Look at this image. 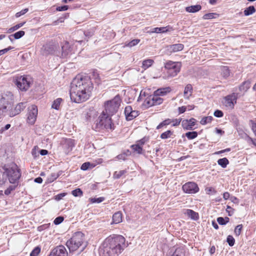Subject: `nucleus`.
<instances>
[{
    "instance_id": "nucleus-1",
    "label": "nucleus",
    "mask_w": 256,
    "mask_h": 256,
    "mask_svg": "<svg viewBox=\"0 0 256 256\" xmlns=\"http://www.w3.org/2000/svg\"><path fill=\"white\" fill-rule=\"evenodd\" d=\"M93 88L90 76H77L70 84V94L72 101L76 103L86 101Z\"/></svg>"
},
{
    "instance_id": "nucleus-2",
    "label": "nucleus",
    "mask_w": 256,
    "mask_h": 256,
    "mask_svg": "<svg viewBox=\"0 0 256 256\" xmlns=\"http://www.w3.org/2000/svg\"><path fill=\"white\" fill-rule=\"evenodd\" d=\"M128 246L126 238L122 235L112 234L108 236L99 249L100 256H118Z\"/></svg>"
},
{
    "instance_id": "nucleus-3",
    "label": "nucleus",
    "mask_w": 256,
    "mask_h": 256,
    "mask_svg": "<svg viewBox=\"0 0 256 256\" xmlns=\"http://www.w3.org/2000/svg\"><path fill=\"white\" fill-rule=\"evenodd\" d=\"M6 180L10 183L20 182L22 176L20 168L14 162L4 164L2 166Z\"/></svg>"
},
{
    "instance_id": "nucleus-4",
    "label": "nucleus",
    "mask_w": 256,
    "mask_h": 256,
    "mask_svg": "<svg viewBox=\"0 0 256 256\" xmlns=\"http://www.w3.org/2000/svg\"><path fill=\"white\" fill-rule=\"evenodd\" d=\"M92 128L98 132L102 130L112 131L114 130L115 126L111 116L102 112L99 116L98 120L92 126Z\"/></svg>"
},
{
    "instance_id": "nucleus-5",
    "label": "nucleus",
    "mask_w": 256,
    "mask_h": 256,
    "mask_svg": "<svg viewBox=\"0 0 256 256\" xmlns=\"http://www.w3.org/2000/svg\"><path fill=\"white\" fill-rule=\"evenodd\" d=\"M32 78L29 75H23L16 78L14 82L18 90L26 92L33 84Z\"/></svg>"
},
{
    "instance_id": "nucleus-6",
    "label": "nucleus",
    "mask_w": 256,
    "mask_h": 256,
    "mask_svg": "<svg viewBox=\"0 0 256 256\" xmlns=\"http://www.w3.org/2000/svg\"><path fill=\"white\" fill-rule=\"evenodd\" d=\"M121 102L122 100L118 95L116 96L113 99L106 102L105 114L110 116L114 114L118 111Z\"/></svg>"
},
{
    "instance_id": "nucleus-7",
    "label": "nucleus",
    "mask_w": 256,
    "mask_h": 256,
    "mask_svg": "<svg viewBox=\"0 0 256 256\" xmlns=\"http://www.w3.org/2000/svg\"><path fill=\"white\" fill-rule=\"evenodd\" d=\"M164 68L167 70L166 72L168 76L174 77L180 72L181 63L168 60L165 62Z\"/></svg>"
},
{
    "instance_id": "nucleus-8",
    "label": "nucleus",
    "mask_w": 256,
    "mask_h": 256,
    "mask_svg": "<svg viewBox=\"0 0 256 256\" xmlns=\"http://www.w3.org/2000/svg\"><path fill=\"white\" fill-rule=\"evenodd\" d=\"M182 190L184 193L194 194L198 192L200 188L196 183L193 182H189L182 186Z\"/></svg>"
},
{
    "instance_id": "nucleus-9",
    "label": "nucleus",
    "mask_w": 256,
    "mask_h": 256,
    "mask_svg": "<svg viewBox=\"0 0 256 256\" xmlns=\"http://www.w3.org/2000/svg\"><path fill=\"white\" fill-rule=\"evenodd\" d=\"M38 113V108L36 105H32L30 108H28L27 122L31 125L34 124L37 118Z\"/></svg>"
},
{
    "instance_id": "nucleus-10",
    "label": "nucleus",
    "mask_w": 256,
    "mask_h": 256,
    "mask_svg": "<svg viewBox=\"0 0 256 256\" xmlns=\"http://www.w3.org/2000/svg\"><path fill=\"white\" fill-rule=\"evenodd\" d=\"M68 253L66 248L62 245H59L50 251L48 256H68Z\"/></svg>"
},
{
    "instance_id": "nucleus-11",
    "label": "nucleus",
    "mask_w": 256,
    "mask_h": 256,
    "mask_svg": "<svg viewBox=\"0 0 256 256\" xmlns=\"http://www.w3.org/2000/svg\"><path fill=\"white\" fill-rule=\"evenodd\" d=\"M124 114H125L126 119L127 121L132 120L134 118L138 116L140 114L138 111L133 110L132 107L130 106H126Z\"/></svg>"
},
{
    "instance_id": "nucleus-12",
    "label": "nucleus",
    "mask_w": 256,
    "mask_h": 256,
    "mask_svg": "<svg viewBox=\"0 0 256 256\" xmlns=\"http://www.w3.org/2000/svg\"><path fill=\"white\" fill-rule=\"evenodd\" d=\"M197 120L194 118H190V120H183L182 121V126L185 130H192L196 128H194V126L196 124Z\"/></svg>"
},
{
    "instance_id": "nucleus-13",
    "label": "nucleus",
    "mask_w": 256,
    "mask_h": 256,
    "mask_svg": "<svg viewBox=\"0 0 256 256\" xmlns=\"http://www.w3.org/2000/svg\"><path fill=\"white\" fill-rule=\"evenodd\" d=\"M74 146V140L71 138L66 139L62 144V148L66 154L70 152Z\"/></svg>"
},
{
    "instance_id": "nucleus-14",
    "label": "nucleus",
    "mask_w": 256,
    "mask_h": 256,
    "mask_svg": "<svg viewBox=\"0 0 256 256\" xmlns=\"http://www.w3.org/2000/svg\"><path fill=\"white\" fill-rule=\"evenodd\" d=\"M66 245L69 250L70 253L73 252L82 246L76 240H72V238L66 242Z\"/></svg>"
},
{
    "instance_id": "nucleus-15",
    "label": "nucleus",
    "mask_w": 256,
    "mask_h": 256,
    "mask_svg": "<svg viewBox=\"0 0 256 256\" xmlns=\"http://www.w3.org/2000/svg\"><path fill=\"white\" fill-rule=\"evenodd\" d=\"M66 245L69 250L70 253L73 252L82 246L76 240H72V238L66 242Z\"/></svg>"
},
{
    "instance_id": "nucleus-16",
    "label": "nucleus",
    "mask_w": 256,
    "mask_h": 256,
    "mask_svg": "<svg viewBox=\"0 0 256 256\" xmlns=\"http://www.w3.org/2000/svg\"><path fill=\"white\" fill-rule=\"evenodd\" d=\"M9 99L3 96L0 98V116L3 114L6 109L8 108L10 106Z\"/></svg>"
},
{
    "instance_id": "nucleus-17",
    "label": "nucleus",
    "mask_w": 256,
    "mask_h": 256,
    "mask_svg": "<svg viewBox=\"0 0 256 256\" xmlns=\"http://www.w3.org/2000/svg\"><path fill=\"white\" fill-rule=\"evenodd\" d=\"M9 103H10V108L6 109V112H5L4 114V116L8 115L10 117H14L20 114V112L18 110V108L16 106L14 108H12V102L9 100Z\"/></svg>"
},
{
    "instance_id": "nucleus-18",
    "label": "nucleus",
    "mask_w": 256,
    "mask_h": 256,
    "mask_svg": "<svg viewBox=\"0 0 256 256\" xmlns=\"http://www.w3.org/2000/svg\"><path fill=\"white\" fill-rule=\"evenodd\" d=\"M84 234L82 232H76L74 233L72 238V240H76L78 243L80 244L81 246L84 242Z\"/></svg>"
},
{
    "instance_id": "nucleus-19",
    "label": "nucleus",
    "mask_w": 256,
    "mask_h": 256,
    "mask_svg": "<svg viewBox=\"0 0 256 256\" xmlns=\"http://www.w3.org/2000/svg\"><path fill=\"white\" fill-rule=\"evenodd\" d=\"M224 98L226 103V106H228L234 108V105L236 104V98L234 97L232 94L227 95Z\"/></svg>"
},
{
    "instance_id": "nucleus-20",
    "label": "nucleus",
    "mask_w": 256,
    "mask_h": 256,
    "mask_svg": "<svg viewBox=\"0 0 256 256\" xmlns=\"http://www.w3.org/2000/svg\"><path fill=\"white\" fill-rule=\"evenodd\" d=\"M172 90L170 87H162L159 88L154 92V94L158 96H164L168 93H170Z\"/></svg>"
},
{
    "instance_id": "nucleus-21",
    "label": "nucleus",
    "mask_w": 256,
    "mask_h": 256,
    "mask_svg": "<svg viewBox=\"0 0 256 256\" xmlns=\"http://www.w3.org/2000/svg\"><path fill=\"white\" fill-rule=\"evenodd\" d=\"M11 184L5 190L4 194L6 196L10 194L12 192L14 191L18 186H20V182H15L14 183H10Z\"/></svg>"
},
{
    "instance_id": "nucleus-22",
    "label": "nucleus",
    "mask_w": 256,
    "mask_h": 256,
    "mask_svg": "<svg viewBox=\"0 0 256 256\" xmlns=\"http://www.w3.org/2000/svg\"><path fill=\"white\" fill-rule=\"evenodd\" d=\"M122 214L120 211L115 212L112 216V222L111 224H117L122 222Z\"/></svg>"
},
{
    "instance_id": "nucleus-23",
    "label": "nucleus",
    "mask_w": 256,
    "mask_h": 256,
    "mask_svg": "<svg viewBox=\"0 0 256 256\" xmlns=\"http://www.w3.org/2000/svg\"><path fill=\"white\" fill-rule=\"evenodd\" d=\"M185 214L194 220H197L199 219V214L197 212H194L192 210L187 209Z\"/></svg>"
},
{
    "instance_id": "nucleus-24",
    "label": "nucleus",
    "mask_w": 256,
    "mask_h": 256,
    "mask_svg": "<svg viewBox=\"0 0 256 256\" xmlns=\"http://www.w3.org/2000/svg\"><path fill=\"white\" fill-rule=\"evenodd\" d=\"M251 82L247 80L243 82L238 87V90L240 92H246L250 87Z\"/></svg>"
},
{
    "instance_id": "nucleus-25",
    "label": "nucleus",
    "mask_w": 256,
    "mask_h": 256,
    "mask_svg": "<svg viewBox=\"0 0 256 256\" xmlns=\"http://www.w3.org/2000/svg\"><path fill=\"white\" fill-rule=\"evenodd\" d=\"M150 96L151 100H152L154 106L160 105L162 104L164 101V99L162 98L159 97L160 96L156 95L154 93L153 94H150Z\"/></svg>"
},
{
    "instance_id": "nucleus-26",
    "label": "nucleus",
    "mask_w": 256,
    "mask_h": 256,
    "mask_svg": "<svg viewBox=\"0 0 256 256\" xmlns=\"http://www.w3.org/2000/svg\"><path fill=\"white\" fill-rule=\"evenodd\" d=\"M198 136V132L196 131H190L186 132L185 134L182 135V138H184L185 136L189 140H193L196 138Z\"/></svg>"
},
{
    "instance_id": "nucleus-27",
    "label": "nucleus",
    "mask_w": 256,
    "mask_h": 256,
    "mask_svg": "<svg viewBox=\"0 0 256 256\" xmlns=\"http://www.w3.org/2000/svg\"><path fill=\"white\" fill-rule=\"evenodd\" d=\"M202 9V6L200 4H196L194 6H187L186 8V12H198Z\"/></svg>"
},
{
    "instance_id": "nucleus-28",
    "label": "nucleus",
    "mask_w": 256,
    "mask_h": 256,
    "mask_svg": "<svg viewBox=\"0 0 256 256\" xmlns=\"http://www.w3.org/2000/svg\"><path fill=\"white\" fill-rule=\"evenodd\" d=\"M130 148L134 152H136L139 154H143L144 152V151L143 150V148H142L141 146H140V145H138V144H136V142L135 144L131 145Z\"/></svg>"
},
{
    "instance_id": "nucleus-29",
    "label": "nucleus",
    "mask_w": 256,
    "mask_h": 256,
    "mask_svg": "<svg viewBox=\"0 0 256 256\" xmlns=\"http://www.w3.org/2000/svg\"><path fill=\"white\" fill-rule=\"evenodd\" d=\"M218 165L220 166L222 168H226L229 164V160L226 158H220L217 161Z\"/></svg>"
},
{
    "instance_id": "nucleus-30",
    "label": "nucleus",
    "mask_w": 256,
    "mask_h": 256,
    "mask_svg": "<svg viewBox=\"0 0 256 256\" xmlns=\"http://www.w3.org/2000/svg\"><path fill=\"white\" fill-rule=\"evenodd\" d=\"M171 28L170 26L166 27H160V28H154L152 30V32L156 33H164L169 30V28Z\"/></svg>"
},
{
    "instance_id": "nucleus-31",
    "label": "nucleus",
    "mask_w": 256,
    "mask_h": 256,
    "mask_svg": "<svg viewBox=\"0 0 256 256\" xmlns=\"http://www.w3.org/2000/svg\"><path fill=\"white\" fill-rule=\"evenodd\" d=\"M145 108H148L151 106H154L152 100H151V96L150 95L148 96L145 99L144 102L143 104Z\"/></svg>"
},
{
    "instance_id": "nucleus-32",
    "label": "nucleus",
    "mask_w": 256,
    "mask_h": 256,
    "mask_svg": "<svg viewBox=\"0 0 256 256\" xmlns=\"http://www.w3.org/2000/svg\"><path fill=\"white\" fill-rule=\"evenodd\" d=\"M154 60L152 59H146L144 60L142 63V68L144 70H146L151 66L154 63Z\"/></svg>"
},
{
    "instance_id": "nucleus-33",
    "label": "nucleus",
    "mask_w": 256,
    "mask_h": 256,
    "mask_svg": "<svg viewBox=\"0 0 256 256\" xmlns=\"http://www.w3.org/2000/svg\"><path fill=\"white\" fill-rule=\"evenodd\" d=\"M63 100L62 98H57L54 100L52 104V108L56 110H58L61 102Z\"/></svg>"
},
{
    "instance_id": "nucleus-34",
    "label": "nucleus",
    "mask_w": 256,
    "mask_h": 256,
    "mask_svg": "<svg viewBox=\"0 0 256 256\" xmlns=\"http://www.w3.org/2000/svg\"><path fill=\"white\" fill-rule=\"evenodd\" d=\"M170 256H185L184 250L182 248H177Z\"/></svg>"
},
{
    "instance_id": "nucleus-35",
    "label": "nucleus",
    "mask_w": 256,
    "mask_h": 256,
    "mask_svg": "<svg viewBox=\"0 0 256 256\" xmlns=\"http://www.w3.org/2000/svg\"><path fill=\"white\" fill-rule=\"evenodd\" d=\"M172 122V120L171 119L166 118V119L164 120H163L162 122H160L159 124L156 126V129L159 130L164 126H166L170 124V123Z\"/></svg>"
},
{
    "instance_id": "nucleus-36",
    "label": "nucleus",
    "mask_w": 256,
    "mask_h": 256,
    "mask_svg": "<svg viewBox=\"0 0 256 256\" xmlns=\"http://www.w3.org/2000/svg\"><path fill=\"white\" fill-rule=\"evenodd\" d=\"M92 78L94 79L95 82L98 84L100 83V77L98 72L96 70H92Z\"/></svg>"
},
{
    "instance_id": "nucleus-37",
    "label": "nucleus",
    "mask_w": 256,
    "mask_h": 256,
    "mask_svg": "<svg viewBox=\"0 0 256 256\" xmlns=\"http://www.w3.org/2000/svg\"><path fill=\"white\" fill-rule=\"evenodd\" d=\"M256 11L255 8L254 6H250L246 8L244 12L246 16H248L254 14Z\"/></svg>"
},
{
    "instance_id": "nucleus-38",
    "label": "nucleus",
    "mask_w": 256,
    "mask_h": 256,
    "mask_svg": "<svg viewBox=\"0 0 256 256\" xmlns=\"http://www.w3.org/2000/svg\"><path fill=\"white\" fill-rule=\"evenodd\" d=\"M212 120L213 118L212 116H204L202 118L200 121V123L202 125H206L207 124L210 122Z\"/></svg>"
},
{
    "instance_id": "nucleus-39",
    "label": "nucleus",
    "mask_w": 256,
    "mask_h": 256,
    "mask_svg": "<svg viewBox=\"0 0 256 256\" xmlns=\"http://www.w3.org/2000/svg\"><path fill=\"white\" fill-rule=\"evenodd\" d=\"M25 32L23 30H20L16 32L10 36V38L11 40L12 37L14 38L15 39H19L24 35Z\"/></svg>"
},
{
    "instance_id": "nucleus-40",
    "label": "nucleus",
    "mask_w": 256,
    "mask_h": 256,
    "mask_svg": "<svg viewBox=\"0 0 256 256\" xmlns=\"http://www.w3.org/2000/svg\"><path fill=\"white\" fill-rule=\"evenodd\" d=\"M174 132L171 130H168L164 132H162L160 136V138L162 139H167L171 136L173 134Z\"/></svg>"
},
{
    "instance_id": "nucleus-41",
    "label": "nucleus",
    "mask_w": 256,
    "mask_h": 256,
    "mask_svg": "<svg viewBox=\"0 0 256 256\" xmlns=\"http://www.w3.org/2000/svg\"><path fill=\"white\" fill-rule=\"evenodd\" d=\"M71 193L75 197H80L83 195V192L80 188H76L72 190Z\"/></svg>"
},
{
    "instance_id": "nucleus-42",
    "label": "nucleus",
    "mask_w": 256,
    "mask_h": 256,
    "mask_svg": "<svg viewBox=\"0 0 256 256\" xmlns=\"http://www.w3.org/2000/svg\"><path fill=\"white\" fill-rule=\"evenodd\" d=\"M6 181V176L4 174V170L2 168V166L0 168V186L5 184Z\"/></svg>"
},
{
    "instance_id": "nucleus-43",
    "label": "nucleus",
    "mask_w": 256,
    "mask_h": 256,
    "mask_svg": "<svg viewBox=\"0 0 256 256\" xmlns=\"http://www.w3.org/2000/svg\"><path fill=\"white\" fill-rule=\"evenodd\" d=\"M244 140L248 143L251 142L254 146L256 147V139L252 138L250 137L247 134L244 133Z\"/></svg>"
},
{
    "instance_id": "nucleus-44",
    "label": "nucleus",
    "mask_w": 256,
    "mask_h": 256,
    "mask_svg": "<svg viewBox=\"0 0 256 256\" xmlns=\"http://www.w3.org/2000/svg\"><path fill=\"white\" fill-rule=\"evenodd\" d=\"M54 49H40V54L44 56L54 54Z\"/></svg>"
},
{
    "instance_id": "nucleus-45",
    "label": "nucleus",
    "mask_w": 256,
    "mask_h": 256,
    "mask_svg": "<svg viewBox=\"0 0 256 256\" xmlns=\"http://www.w3.org/2000/svg\"><path fill=\"white\" fill-rule=\"evenodd\" d=\"M41 248L40 246H36L32 250L30 254V256H38L40 253Z\"/></svg>"
},
{
    "instance_id": "nucleus-46",
    "label": "nucleus",
    "mask_w": 256,
    "mask_h": 256,
    "mask_svg": "<svg viewBox=\"0 0 256 256\" xmlns=\"http://www.w3.org/2000/svg\"><path fill=\"white\" fill-rule=\"evenodd\" d=\"M243 228V226L242 224H240L237 225L234 230V234L236 236H238L240 234L242 233V230Z\"/></svg>"
},
{
    "instance_id": "nucleus-47",
    "label": "nucleus",
    "mask_w": 256,
    "mask_h": 256,
    "mask_svg": "<svg viewBox=\"0 0 256 256\" xmlns=\"http://www.w3.org/2000/svg\"><path fill=\"white\" fill-rule=\"evenodd\" d=\"M235 239L232 235L228 236L226 240V242L230 246H232L235 244Z\"/></svg>"
},
{
    "instance_id": "nucleus-48",
    "label": "nucleus",
    "mask_w": 256,
    "mask_h": 256,
    "mask_svg": "<svg viewBox=\"0 0 256 256\" xmlns=\"http://www.w3.org/2000/svg\"><path fill=\"white\" fill-rule=\"evenodd\" d=\"M127 172L126 170H121L119 172H115L113 177L115 179H118Z\"/></svg>"
},
{
    "instance_id": "nucleus-49",
    "label": "nucleus",
    "mask_w": 256,
    "mask_h": 256,
    "mask_svg": "<svg viewBox=\"0 0 256 256\" xmlns=\"http://www.w3.org/2000/svg\"><path fill=\"white\" fill-rule=\"evenodd\" d=\"M104 199V198L102 196L98 198H90V201L92 204H99L103 202Z\"/></svg>"
},
{
    "instance_id": "nucleus-50",
    "label": "nucleus",
    "mask_w": 256,
    "mask_h": 256,
    "mask_svg": "<svg viewBox=\"0 0 256 256\" xmlns=\"http://www.w3.org/2000/svg\"><path fill=\"white\" fill-rule=\"evenodd\" d=\"M205 191L206 194L208 195H214L217 192L216 190L212 186L206 188Z\"/></svg>"
},
{
    "instance_id": "nucleus-51",
    "label": "nucleus",
    "mask_w": 256,
    "mask_h": 256,
    "mask_svg": "<svg viewBox=\"0 0 256 256\" xmlns=\"http://www.w3.org/2000/svg\"><path fill=\"white\" fill-rule=\"evenodd\" d=\"M25 23L26 22L18 24L15 25L14 26L10 28L9 30H8V32H12L22 26L25 24Z\"/></svg>"
},
{
    "instance_id": "nucleus-52",
    "label": "nucleus",
    "mask_w": 256,
    "mask_h": 256,
    "mask_svg": "<svg viewBox=\"0 0 256 256\" xmlns=\"http://www.w3.org/2000/svg\"><path fill=\"white\" fill-rule=\"evenodd\" d=\"M140 42V40L139 39H134L132 40V41L127 42H126L125 43V45L124 46H128V47H132L135 46L136 44H137L139 42Z\"/></svg>"
},
{
    "instance_id": "nucleus-53",
    "label": "nucleus",
    "mask_w": 256,
    "mask_h": 256,
    "mask_svg": "<svg viewBox=\"0 0 256 256\" xmlns=\"http://www.w3.org/2000/svg\"><path fill=\"white\" fill-rule=\"evenodd\" d=\"M26 102H22L17 104L16 106V107L20 113L22 111L24 110L26 108Z\"/></svg>"
},
{
    "instance_id": "nucleus-54",
    "label": "nucleus",
    "mask_w": 256,
    "mask_h": 256,
    "mask_svg": "<svg viewBox=\"0 0 256 256\" xmlns=\"http://www.w3.org/2000/svg\"><path fill=\"white\" fill-rule=\"evenodd\" d=\"M192 90H193V89H192V84H188L184 88V95L185 96H186L188 94V93L190 92V96L192 92Z\"/></svg>"
},
{
    "instance_id": "nucleus-55",
    "label": "nucleus",
    "mask_w": 256,
    "mask_h": 256,
    "mask_svg": "<svg viewBox=\"0 0 256 256\" xmlns=\"http://www.w3.org/2000/svg\"><path fill=\"white\" fill-rule=\"evenodd\" d=\"M222 75L225 78H228L230 75V70L228 66H224L222 68Z\"/></svg>"
},
{
    "instance_id": "nucleus-56",
    "label": "nucleus",
    "mask_w": 256,
    "mask_h": 256,
    "mask_svg": "<svg viewBox=\"0 0 256 256\" xmlns=\"http://www.w3.org/2000/svg\"><path fill=\"white\" fill-rule=\"evenodd\" d=\"M149 140L148 137L144 136L140 140H138L136 142V143L140 145L142 148H143V146Z\"/></svg>"
},
{
    "instance_id": "nucleus-57",
    "label": "nucleus",
    "mask_w": 256,
    "mask_h": 256,
    "mask_svg": "<svg viewBox=\"0 0 256 256\" xmlns=\"http://www.w3.org/2000/svg\"><path fill=\"white\" fill-rule=\"evenodd\" d=\"M217 15L215 13H208L204 14L202 16V18L204 20H210L215 18L214 16Z\"/></svg>"
},
{
    "instance_id": "nucleus-58",
    "label": "nucleus",
    "mask_w": 256,
    "mask_h": 256,
    "mask_svg": "<svg viewBox=\"0 0 256 256\" xmlns=\"http://www.w3.org/2000/svg\"><path fill=\"white\" fill-rule=\"evenodd\" d=\"M249 124L251 128V130L254 134H256V122L252 120H249Z\"/></svg>"
},
{
    "instance_id": "nucleus-59",
    "label": "nucleus",
    "mask_w": 256,
    "mask_h": 256,
    "mask_svg": "<svg viewBox=\"0 0 256 256\" xmlns=\"http://www.w3.org/2000/svg\"><path fill=\"white\" fill-rule=\"evenodd\" d=\"M64 220V218L62 216H58L56 217L54 220V224L55 225L60 224Z\"/></svg>"
},
{
    "instance_id": "nucleus-60",
    "label": "nucleus",
    "mask_w": 256,
    "mask_h": 256,
    "mask_svg": "<svg viewBox=\"0 0 256 256\" xmlns=\"http://www.w3.org/2000/svg\"><path fill=\"white\" fill-rule=\"evenodd\" d=\"M224 112L222 110H216L214 112V116L218 118H222L224 116Z\"/></svg>"
},
{
    "instance_id": "nucleus-61",
    "label": "nucleus",
    "mask_w": 256,
    "mask_h": 256,
    "mask_svg": "<svg viewBox=\"0 0 256 256\" xmlns=\"http://www.w3.org/2000/svg\"><path fill=\"white\" fill-rule=\"evenodd\" d=\"M90 162H86L83 163L80 166L81 170L85 171L90 170Z\"/></svg>"
},
{
    "instance_id": "nucleus-62",
    "label": "nucleus",
    "mask_w": 256,
    "mask_h": 256,
    "mask_svg": "<svg viewBox=\"0 0 256 256\" xmlns=\"http://www.w3.org/2000/svg\"><path fill=\"white\" fill-rule=\"evenodd\" d=\"M57 177L55 175V173H52L50 176L48 177L46 181L48 183H51L56 180Z\"/></svg>"
},
{
    "instance_id": "nucleus-63",
    "label": "nucleus",
    "mask_w": 256,
    "mask_h": 256,
    "mask_svg": "<svg viewBox=\"0 0 256 256\" xmlns=\"http://www.w3.org/2000/svg\"><path fill=\"white\" fill-rule=\"evenodd\" d=\"M66 194V192H62L54 196V199L56 201H59L62 199V198L65 196Z\"/></svg>"
},
{
    "instance_id": "nucleus-64",
    "label": "nucleus",
    "mask_w": 256,
    "mask_h": 256,
    "mask_svg": "<svg viewBox=\"0 0 256 256\" xmlns=\"http://www.w3.org/2000/svg\"><path fill=\"white\" fill-rule=\"evenodd\" d=\"M226 212L229 216H232L234 212V209L232 208L230 206H227L226 208Z\"/></svg>"
}]
</instances>
